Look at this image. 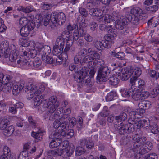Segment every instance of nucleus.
Returning a JSON list of instances; mask_svg holds the SVG:
<instances>
[{
  "instance_id": "nucleus-1",
  "label": "nucleus",
  "mask_w": 159,
  "mask_h": 159,
  "mask_svg": "<svg viewBox=\"0 0 159 159\" xmlns=\"http://www.w3.org/2000/svg\"><path fill=\"white\" fill-rule=\"evenodd\" d=\"M38 19L41 20L45 26H47L49 23L50 21L55 27L58 25H61L66 20L65 14L63 12H53L51 15L44 12H41L36 16Z\"/></svg>"
},
{
  "instance_id": "nucleus-2",
  "label": "nucleus",
  "mask_w": 159,
  "mask_h": 159,
  "mask_svg": "<svg viewBox=\"0 0 159 159\" xmlns=\"http://www.w3.org/2000/svg\"><path fill=\"white\" fill-rule=\"evenodd\" d=\"M25 82L23 81H20L18 83L19 88V90H21L23 88L24 90L25 89V92L30 91L28 93V96L30 98H32L33 97L34 104L35 106H39L41 102L42 99L41 97L42 96L41 94V89H37V87L33 85L31 83H29L26 85H25Z\"/></svg>"
},
{
  "instance_id": "nucleus-3",
  "label": "nucleus",
  "mask_w": 159,
  "mask_h": 159,
  "mask_svg": "<svg viewBox=\"0 0 159 159\" xmlns=\"http://www.w3.org/2000/svg\"><path fill=\"white\" fill-rule=\"evenodd\" d=\"M19 51L15 45H11L9 46L7 41L6 42L2 41L0 44V58L3 57L7 58L11 62H14L17 58Z\"/></svg>"
},
{
  "instance_id": "nucleus-4",
  "label": "nucleus",
  "mask_w": 159,
  "mask_h": 159,
  "mask_svg": "<svg viewBox=\"0 0 159 159\" xmlns=\"http://www.w3.org/2000/svg\"><path fill=\"white\" fill-rule=\"evenodd\" d=\"M41 87L43 88L41 89V94L42 96L41 97L42 101L41 102L39 105L41 103L43 104L42 107L44 109L47 108L48 109V111L49 113L48 114H51L53 113L56 110L57 108L59 105V103L58 101L57 100V97L55 96H52L49 99V101L47 102L45 100H43V93H42L44 90V87L43 86H41Z\"/></svg>"
},
{
  "instance_id": "nucleus-5",
  "label": "nucleus",
  "mask_w": 159,
  "mask_h": 159,
  "mask_svg": "<svg viewBox=\"0 0 159 159\" xmlns=\"http://www.w3.org/2000/svg\"><path fill=\"white\" fill-rule=\"evenodd\" d=\"M130 140H132L133 146L132 148L134 152L137 151L141 147L144 145L147 139L144 136L140 137L138 134H136L132 136V137H130Z\"/></svg>"
},
{
  "instance_id": "nucleus-6",
  "label": "nucleus",
  "mask_w": 159,
  "mask_h": 159,
  "mask_svg": "<svg viewBox=\"0 0 159 159\" xmlns=\"http://www.w3.org/2000/svg\"><path fill=\"white\" fill-rule=\"evenodd\" d=\"M110 71L108 67H104L99 71L97 77V81L98 83L102 84V82H106L108 80V75Z\"/></svg>"
},
{
  "instance_id": "nucleus-7",
  "label": "nucleus",
  "mask_w": 159,
  "mask_h": 159,
  "mask_svg": "<svg viewBox=\"0 0 159 159\" xmlns=\"http://www.w3.org/2000/svg\"><path fill=\"white\" fill-rule=\"evenodd\" d=\"M54 138L57 139V141H61L62 137H65L69 139L72 137L74 135V131L73 129H70L66 131V130L62 131H59L56 129L53 134Z\"/></svg>"
},
{
  "instance_id": "nucleus-8",
  "label": "nucleus",
  "mask_w": 159,
  "mask_h": 159,
  "mask_svg": "<svg viewBox=\"0 0 159 159\" xmlns=\"http://www.w3.org/2000/svg\"><path fill=\"white\" fill-rule=\"evenodd\" d=\"M133 69L132 67H126L121 73H117L118 77H119L120 80H126L132 75Z\"/></svg>"
},
{
  "instance_id": "nucleus-9",
  "label": "nucleus",
  "mask_w": 159,
  "mask_h": 159,
  "mask_svg": "<svg viewBox=\"0 0 159 159\" xmlns=\"http://www.w3.org/2000/svg\"><path fill=\"white\" fill-rule=\"evenodd\" d=\"M128 23L127 17L122 16L120 18L116 20V21H115L112 28H114V27H115L116 29L122 30L124 28L126 25H127Z\"/></svg>"
},
{
  "instance_id": "nucleus-10",
  "label": "nucleus",
  "mask_w": 159,
  "mask_h": 159,
  "mask_svg": "<svg viewBox=\"0 0 159 159\" xmlns=\"http://www.w3.org/2000/svg\"><path fill=\"white\" fill-rule=\"evenodd\" d=\"M88 70L86 69H82L81 70L78 71L74 74V78L78 82H82L84 79L87 78Z\"/></svg>"
},
{
  "instance_id": "nucleus-11",
  "label": "nucleus",
  "mask_w": 159,
  "mask_h": 159,
  "mask_svg": "<svg viewBox=\"0 0 159 159\" xmlns=\"http://www.w3.org/2000/svg\"><path fill=\"white\" fill-rule=\"evenodd\" d=\"M114 128L116 130H118L120 134L124 135L127 132L128 124H124L123 122H115Z\"/></svg>"
},
{
  "instance_id": "nucleus-12",
  "label": "nucleus",
  "mask_w": 159,
  "mask_h": 159,
  "mask_svg": "<svg viewBox=\"0 0 159 159\" xmlns=\"http://www.w3.org/2000/svg\"><path fill=\"white\" fill-rule=\"evenodd\" d=\"M63 111V109L62 107L59 108L55 111V112L51 114H45L44 115V117L45 119H46L48 117L47 116H49V120L51 121H53L54 119H57L59 118L60 120L61 117L60 116V115L61 112Z\"/></svg>"
},
{
  "instance_id": "nucleus-13",
  "label": "nucleus",
  "mask_w": 159,
  "mask_h": 159,
  "mask_svg": "<svg viewBox=\"0 0 159 159\" xmlns=\"http://www.w3.org/2000/svg\"><path fill=\"white\" fill-rule=\"evenodd\" d=\"M131 14H134L137 16H142L144 17V19H145L148 17V15L146 14V11L145 10L144 8L143 10H142L138 7H134L131 9Z\"/></svg>"
},
{
  "instance_id": "nucleus-14",
  "label": "nucleus",
  "mask_w": 159,
  "mask_h": 159,
  "mask_svg": "<svg viewBox=\"0 0 159 159\" xmlns=\"http://www.w3.org/2000/svg\"><path fill=\"white\" fill-rule=\"evenodd\" d=\"M151 105V102L148 100L141 101L138 104V107L140 109L142 110V112H145V110L149 108Z\"/></svg>"
},
{
  "instance_id": "nucleus-15",
  "label": "nucleus",
  "mask_w": 159,
  "mask_h": 159,
  "mask_svg": "<svg viewBox=\"0 0 159 159\" xmlns=\"http://www.w3.org/2000/svg\"><path fill=\"white\" fill-rule=\"evenodd\" d=\"M77 21L79 23V32L82 34L84 32V28L87 26L86 24L84 22V20L82 16H79L77 18Z\"/></svg>"
},
{
  "instance_id": "nucleus-16",
  "label": "nucleus",
  "mask_w": 159,
  "mask_h": 159,
  "mask_svg": "<svg viewBox=\"0 0 159 159\" xmlns=\"http://www.w3.org/2000/svg\"><path fill=\"white\" fill-rule=\"evenodd\" d=\"M10 80L11 77L9 75H4L2 73H0V83L1 84H7L9 82H11Z\"/></svg>"
},
{
  "instance_id": "nucleus-17",
  "label": "nucleus",
  "mask_w": 159,
  "mask_h": 159,
  "mask_svg": "<svg viewBox=\"0 0 159 159\" xmlns=\"http://www.w3.org/2000/svg\"><path fill=\"white\" fill-rule=\"evenodd\" d=\"M61 147H59L58 148L56 149L49 151L48 153L50 154H52V156H61L62 155V157H64L63 156V152H64V148H62Z\"/></svg>"
},
{
  "instance_id": "nucleus-18",
  "label": "nucleus",
  "mask_w": 159,
  "mask_h": 159,
  "mask_svg": "<svg viewBox=\"0 0 159 159\" xmlns=\"http://www.w3.org/2000/svg\"><path fill=\"white\" fill-rule=\"evenodd\" d=\"M75 150V148L73 146H69L66 149H64L63 156L64 157L66 158L67 157H70L74 153Z\"/></svg>"
},
{
  "instance_id": "nucleus-19",
  "label": "nucleus",
  "mask_w": 159,
  "mask_h": 159,
  "mask_svg": "<svg viewBox=\"0 0 159 159\" xmlns=\"http://www.w3.org/2000/svg\"><path fill=\"white\" fill-rule=\"evenodd\" d=\"M120 92L122 97L128 98L130 97L132 94L134 92L133 89H132L126 90L122 89L120 90Z\"/></svg>"
},
{
  "instance_id": "nucleus-20",
  "label": "nucleus",
  "mask_w": 159,
  "mask_h": 159,
  "mask_svg": "<svg viewBox=\"0 0 159 159\" xmlns=\"http://www.w3.org/2000/svg\"><path fill=\"white\" fill-rule=\"evenodd\" d=\"M110 34L105 35L104 37V40H109L111 39L113 40L117 36V32L116 30L113 28L111 30Z\"/></svg>"
},
{
  "instance_id": "nucleus-21",
  "label": "nucleus",
  "mask_w": 159,
  "mask_h": 159,
  "mask_svg": "<svg viewBox=\"0 0 159 159\" xmlns=\"http://www.w3.org/2000/svg\"><path fill=\"white\" fill-rule=\"evenodd\" d=\"M71 37L70 32L67 31H63L57 38L59 40H71Z\"/></svg>"
},
{
  "instance_id": "nucleus-22",
  "label": "nucleus",
  "mask_w": 159,
  "mask_h": 159,
  "mask_svg": "<svg viewBox=\"0 0 159 159\" xmlns=\"http://www.w3.org/2000/svg\"><path fill=\"white\" fill-rule=\"evenodd\" d=\"M14 130V126L12 125H10L3 130V134L6 136H9L13 134Z\"/></svg>"
},
{
  "instance_id": "nucleus-23",
  "label": "nucleus",
  "mask_w": 159,
  "mask_h": 159,
  "mask_svg": "<svg viewBox=\"0 0 159 159\" xmlns=\"http://www.w3.org/2000/svg\"><path fill=\"white\" fill-rule=\"evenodd\" d=\"M148 152V150L143 145V146H142L139 149H138V150L136 151V153H137L138 155H139L138 158V156H137V154L136 155V156L134 157V159H142L140 157V154H141V155L144 154L146 153H147Z\"/></svg>"
},
{
  "instance_id": "nucleus-24",
  "label": "nucleus",
  "mask_w": 159,
  "mask_h": 159,
  "mask_svg": "<svg viewBox=\"0 0 159 159\" xmlns=\"http://www.w3.org/2000/svg\"><path fill=\"white\" fill-rule=\"evenodd\" d=\"M53 133L50 136V137H51L53 136V137L52 138L54 139L52 140L50 142L49 144V146L51 148H54L59 146L60 144V142L61 141H61H60L59 140H58V141H57V139L54 138L53 134Z\"/></svg>"
},
{
  "instance_id": "nucleus-25",
  "label": "nucleus",
  "mask_w": 159,
  "mask_h": 159,
  "mask_svg": "<svg viewBox=\"0 0 159 159\" xmlns=\"http://www.w3.org/2000/svg\"><path fill=\"white\" fill-rule=\"evenodd\" d=\"M138 16L130 14L127 17L128 22H130L134 24H137L139 20Z\"/></svg>"
},
{
  "instance_id": "nucleus-26",
  "label": "nucleus",
  "mask_w": 159,
  "mask_h": 159,
  "mask_svg": "<svg viewBox=\"0 0 159 159\" xmlns=\"http://www.w3.org/2000/svg\"><path fill=\"white\" fill-rule=\"evenodd\" d=\"M110 84L111 85H116L118 84L119 82L120 78L118 77L117 73L115 76H112L109 78Z\"/></svg>"
},
{
  "instance_id": "nucleus-27",
  "label": "nucleus",
  "mask_w": 159,
  "mask_h": 159,
  "mask_svg": "<svg viewBox=\"0 0 159 159\" xmlns=\"http://www.w3.org/2000/svg\"><path fill=\"white\" fill-rule=\"evenodd\" d=\"M31 135L38 141H40L42 139V137L43 135V131L39 129L37 132H32Z\"/></svg>"
},
{
  "instance_id": "nucleus-28",
  "label": "nucleus",
  "mask_w": 159,
  "mask_h": 159,
  "mask_svg": "<svg viewBox=\"0 0 159 159\" xmlns=\"http://www.w3.org/2000/svg\"><path fill=\"white\" fill-rule=\"evenodd\" d=\"M104 21L107 24L110 23L113 24L114 25L115 20L113 17L109 14H106L105 15L104 18H103Z\"/></svg>"
},
{
  "instance_id": "nucleus-29",
  "label": "nucleus",
  "mask_w": 159,
  "mask_h": 159,
  "mask_svg": "<svg viewBox=\"0 0 159 159\" xmlns=\"http://www.w3.org/2000/svg\"><path fill=\"white\" fill-rule=\"evenodd\" d=\"M10 124V121L7 118L3 119L0 123V129L3 130L8 127Z\"/></svg>"
},
{
  "instance_id": "nucleus-30",
  "label": "nucleus",
  "mask_w": 159,
  "mask_h": 159,
  "mask_svg": "<svg viewBox=\"0 0 159 159\" xmlns=\"http://www.w3.org/2000/svg\"><path fill=\"white\" fill-rule=\"evenodd\" d=\"M13 85L12 82H9L7 84H4L2 89V91L4 93H8L11 91Z\"/></svg>"
},
{
  "instance_id": "nucleus-31",
  "label": "nucleus",
  "mask_w": 159,
  "mask_h": 159,
  "mask_svg": "<svg viewBox=\"0 0 159 159\" xmlns=\"http://www.w3.org/2000/svg\"><path fill=\"white\" fill-rule=\"evenodd\" d=\"M34 46L36 47L38 51L41 52V54H42L43 55H45L44 45H43V44L39 42L36 43L35 44L34 43Z\"/></svg>"
},
{
  "instance_id": "nucleus-32",
  "label": "nucleus",
  "mask_w": 159,
  "mask_h": 159,
  "mask_svg": "<svg viewBox=\"0 0 159 159\" xmlns=\"http://www.w3.org/2000/svg\"><path fill=\"white\" fill-rule=\"evenodd\" d=\"M25 25L20 30V33L22 36L24 37H27L29 34L30 30Z\"/></svg>"
},
{
  "instance_id": "nucleus-33",
  "label": "nucleus",
  "mask_w": 159,
  "mask_h": 159,
  "mask_svg": "<svg viewBox=\"0 0 159 159\" xmlns=\"http://www.w3.org/2000/svg\"><path fill=\"white\" fill-rule=\"evenodd\" d=\"M149 129L154 134H159V126L155 123L151 125L149 127Z\"/></svg>"
},
{
  "instance_id": "nucleus-34",
  "label": "nucleus",
  "mask_w": 159,
  "mask_h": 159,
  "mask_svg": "<svg viewBox=\"0 0 159 159\" xmlns=\"http://www.w3.org/2000/svg\"><path fill=\"white\" fill-rule=\"evenodd\" d=\"M127 118L126 114L125 112H123L120 114V115L116 116L115 119L116 122H122V121H125Z\"/></svg>"
},
{
  "instance_id": "nucleus-35",
  "label": "nucleus",
  "mask_w": 159,
  "mask_h": 159,
  "mask_svg": "<svg viewBox=\"0 0 159 159\" xmlns=\"http://www.w3.org/2000/svg\"><path fill=\"white\" fill-rule=\"evenodd\" d=\"M117 96L116 92L114 91H112L107 94L106 97V100L107 101H111L113 100L115 97Z\"/></svg>"
},
{
  "instance_id": "nucleus-36",
  "label": "nucleus",
  "mask_w": 159,
  "mask_h": 159,
  "mask_svg": "<svg viewBox=\"0 0 159 159\" xmlns=\"http://www.w3.org/2000/svg\"><path fill=\"white\" fill-rule=\"evenodd\" d=\"M35 22L30 17L28 22L25 25L29 29V30L31 31L35 27Z\"/></svg>"
},
{
  "instance_id": "nucleus-37",
  "label": "nucleus",
  "mask_w": 159,
  "mask_h": 159,
  "mask_svg": "<svg viewBox=\"0 0 159 159\" xmlns=\"http://www.w3.org/2000/svg\"><path fill=\"white\" fill-rule=\"evenodd\" d=\"M113 25H108L107 26L103 24H101L100 25L99 28L100 30L102 31H105L106 30L108 33L110 32L111 30L113 29Z\"/></svg>"
},
{
  "instance_id": "nucleus-38",
  "label": "nucleus",
  "mask_w": 159,
  "mask_h": 159,
  "mask_svg": "<svg viewBox=\"0 0 159 159\" xmlns=\"http://www.w3.org/2000/svg\"><path fill=\"white\" fill-rule=\"evenodd\" d=\"M87 78L85 80L84 79V80H83L82 82L83 83V84H85L86 85H88V86L89 87V89L91 90V88H93L94 87V86H93V83L91 82L90 78V77L89 78L87 76Z\"/></svg>"
},
{
  "instance_id": "nucleus-39",
  "label": "nucleus",
  "mask_w": 159,
  "mask_h": 159,
  "mask_svg": "<svg viewBox=\"0 0 159 159\" xmlns=\"http://www.w3.org/2000/svg\"><path fill=\"white\" fill-rule=\"evenodd\" d=\"M115 52L112 51L111 52V55H114L116 57L119 59L123 60L125 59V55L123 52H120L116 54H115Z\"/></svg>"
},
{
  "instance_id": "nucleus-40",
  "label": "nucleus",
  "mask_w": 159,
  "mask_h": 159,
  "mask_svg": "<svg viewBox=\"0 0 159 159\" xmlns=\"http://www.w3.org/2000/svg\"><path fill=\"white\" fill-rule=\"evenodd\" d=\"M158 6L157 5H153L149 7H145L144 8L145 10L146 11V14L148 11L150 12H155L158 9Z\"/></svg>"
},
{
  "instance_id": "nucleus-41",
  "label": "nucleus",
  "mask_w": 159,
  "mask_h": 159,
  "mask_svg": "<svg viewBox=\"0 0 159 159\" xmlns=\"http://www.w3.org/2000/svg\"><path fill=\"white\" fill-rule=\"evenodd\" d=\"M85 152V149L82 147H78L75 149V154L76 156H80Z\"/></svg>"
},
{
  "instance_id": "nucleus-42",
  "label": "nucleus",
  "mask_w": 159,
  "mask_h": 159,
  "mask_svg": "<svg viewBox=\"0 0 159 159\" xmlns=\"http://www.w3.org/2000/svg\"><path fill=\"white\" fill-rule=\"evenodd\" d=\"M102 11L97 8H95L94 13L93 14V16L98 17H99V21H102V19L103 20V17L102 15Z\"/></svg>"
},
{
  "instance_id": "nucleus-43",
  "label": "nucleus",
  "mask_w": 159,
  "mask_h": 159,
  "mask_svg": "<svg viewBox=\"0 0 159 159\" xmlns=\"http://www.w3.org/2000/svg\"><path fill=\"white\" fill-rule=\"evenodd\" d=\"M71 113V110L69 108H68L65 110L64 111L63 116L61 117V118H60L61 120H63L65 119L66 120H67V118H68Z\"/></svg>"
},
{
  "instance_id": "nucleus-44",
  "label": "nucleus",
  "mask_w": 159,
  "mask_h": 159,
  "mask_svg": "<svg viewBox=\"0 0 159 159\" xmlns=\"http://www.w3.org/2000/svg\"><path fill=\"white\" fill-rule=\"evenodd\" d=\"M53 44V47H61L63 50L64 42L63 40H55Z\"/></svg>"
},
{
  "instance_id": "nucleus-45",
  "label": "nucleus",
  "mask_w": 159,
  "mask_h": 159,
  "mask_svg": "<svg viewBox=\"0 0 159 159\" xmlns=\"http://www.w3.org/2000/svg\"><path fill=\"white\" fill-rule=\"evenodd\" d=\"M60 121H61V122L60 126L61 129V130H60V131L66 130V127L68 124V121L65 119L62 120L61 119H60Z\"/></svg>"
},
{
  "instance_id": "nucleus-46",
  "label": "nucleus",
  "mask_w": 159,
  "mask_h": 159,
  "mask_svg": "<svg viewBox=\"0 0 159 159\" xmlns=\"http://www.w3.org/2000/svg\"><path fill=\"white\" fill-rule=\"evenodd\" d=\"M18 159H28L27 151H24L20 152L18 157Z\"/></svg>"
},
{
  "instance_id": "nucleus-47",
  "label": "nucleus",
  "mask_w": 159,
  "mask_h": 159,
  "mask_svg": "<svg viewBox=\"0 0 159 159\" xmlns=\"http://www.w3.org/2000/svg\"><path fill=\"white\" fill-rule=\"evenodd\" d=\"M62 51L63 50L61 47H53L52 53L53 55L56 56L59 54H61V55Z\"/></svg>"
},
{
  "instance_id": "nucleus-48",
  "label": "nucleus",
  "mask_w": 159,
  "mask_h": 159,
  "mask_svg": "<svg viewBox=\"0 0 159 159\" xmlns=\"http://www.w3.org/2000/svg\"><path fill=\"white\" fill-rule=\"evenodd\" d=\"M67 119V121H68L70 127H73L75 125L76 123V120L75 118L74 117H72L71 118L70 117Z\"/></svg>"
},
{
  "instance_id": "nucleus-49",
  "label": "nucleus",
  "mask_w": 159,
  "mask_h": 159,
  "mask_svg": "<svg viewBox=\"0 0 159 159\" xmlns=\"http://www.w3.org/2000/svg\"><path fill=\"white\" fill-rule=\"evenodd\" d=\"M22 11L25 13H29L32 11H36V10L34 9L32 6H28L25 8H22Z\"/></svg>"
},
{
  "instance_id": "nucleus-50",
  "label": "nucleus",
  "mask_w": 159,
  "mask_h": 159,
  "mask_svg": "<svg viewBox=\"0 0 159 159\" xmlns=\"http://www.w3.org/2000/svg\"><path fill=\"white\" fill-rule=\"evenodd\" d=\"M37 53L35 49H31L28 52V57L29 58H33L35 57Z\"/></svg>"
},
{
  "instance_id": "nucleus-51",
  "label": "nucleus",
  "mask_w": 159,
  "mask_h": 159,
  "mask_svg": "<svg viewBox=\"0 0 159 159\" xmlns=\"http://www.w3.org/2000/svg\"><path fill=\"white\" fill-rule=\"evenodd\" d=\"M141 92L138 91L137 92H135V91L134 93L132 94V98L135 101L139 100L141 97Z\"/></svg>"
},
{
  "instance_id": "nucleus-52",
  "label": "nucleus",
  "mask_w": 159,
  "mask_h": 159,
  "mask_svg": "<svg viewBox=\"0 0 159 159\" xmlns=\"http://www.w3.org/2000/svg\"><path fill=\"white\" fill-rule=\"evenodd\" d=\"M41 59L37 57L33 61V66L35 67H38L41 65Z\"/></svg>"
},
{
  "instance_id": "nucleus-53",
  "label": "nucleus",
  "mask_w": 159,
  "mask_h": 159,
  "mask_svg": "<svg viewBox=\"0 0 159 159\" xmlns=\"http://www.w3.org/2000/svg\"><path fill=\"white\" fill-rule=\"evenodd\" d=\"M30 17H22L19 20V24L24 26L26 25V24H27Z\"/></svg>"
},
{
  "instance_id": "nucleus-54",
  "label": "nucleus",
  "mask_w": 159,
  "mask_h": 159,
  "mask_svg": "<svg viewBox=\"0 0 159 159\" xmlns=\"http://www.w3.org/2000/svg\"><path fill=\"white\" fill-rule=\"evenodd\" d=\"M107 109L108 108L107 107H104L103 111L99 113V115H100L102 117H107L109 113Z\"/></svg>"
},
{
  "instance_id": "nucleus-55",
  "label": "nucleus",
  "mask_w": 159,
  "mask_h": 159,
  "mask_svg": "<svg viewBox=\"0 0 159 159\" xmlns=\"http://www.w3.org/2000/svg\"><path fill=\"white\" fill-rule=\"evenodd\" d=\"M62 57L61 56V54L58 56H56L54 57V63L55 62L58 64H61L62 62Z\"/></svg>"
},
{
  "instance_id": "nucleus-56",
  "label": "nucleus",
  "mask_w": 159,
  "mask_h": 159,
  "mask_svg": "<svg viewBox=\"0 0 159 159\" xmlns=\"http://www.w3.org/2000/svg\"><path fill=\"white\" fill-rule=\"evenodd\" d=\"M132 69H133L132 75L133 76H135L138 77L141 74V71L139 68H136L134 70L132 68Z\"/></svg>"
},
{
  "instance_id": "nucleus-57",
  "label": "nucleus",
  "mask_w": 159,
  "mask_h": 159,
  "mask_svg": "<svg viewBox=\"0 0 159 159\" xmlns=\"http://www.w3.org/2000/svg\"><path fill=\"white\" fill-rule=\"evenodd\" d=\"M158 157L155 153H151L146 155L143 159H157Z\"/></svg>"
},
{
  "instance_id": "nucleus-58",
  "label": "nucleus",
  "mask_w": 159,
  "mask_h": 159,
  "mask_svg": "<svg viewBox=\"0 0 159 159\" xmlns=\"http://www.w3.org/2000/svg\"><path fill=\"white\" fill-rule=\"evenodd\" d=\"M103 42V47L106 48H110L112 43L113 42L111 41V40H102Z\"/></svg>"
},
{
  "instance_id": "nucleus-59",
  "label": "nucleus",
  "mask_w": 159,
  "mask_h": 159,
  "mask_svg": "<svg viewBox=\"0 0 159 159\" xmlns=\"http://www.w3.org/2000/svg\"><path fill=\"white\" fill-rule=\"evenodd\" d=\"M136 82L137 84L136 85V86H138L139 89L143 87L145 84L144 81L143 80L141 79H138Z\"/></svg>"
},
{
  "instance_id": "nucleus-60",
  "label": "nucleus",
  "mask_w": 159,
  "mask_h": 159,
  "mask_svg": "<svg viewBox=\"0 0 159 159\" xmlns=\"http://www.w3.org/2000/svg\"><path fill=\"white\" fill-rule=\"evenodd\" d=\"M83 62L85 63H91V64H92L93 62V64L94 63V62L93 61L89 56H85L83 60L82 63Z\"/></svg>"
},
{
  "instance_id": "nucleus-61",
  "label": "nucleus",
  "mask_w": 159,
  "mask_h": 159,
  "mask_svg": "<svg viewBox=\"0 0 159 159\" xmlns=\"http://www.w3.org/2000/svg\"><path fill=\"white\" fill-rule=\"evenodd\" d=\"M7 28V27L4 24L2 19L0 18V32H3L5 31Z\"/></svg>"
},
{
  "instance_id": "nucleus-62",
  "label": "nucleus",
  "mask_w": 159,
  "mask_h": 159,
  "mask_svg": "<svg viewBox=\"0 0 159 159\" xmlns=\"http://www.w3.org/2000/svg\"><path fill=\"white\" fill-rule=\"evenodd\" d=\"M103 42L100 40H96L95 42V46L98 49H99L103 47Z\"/></svg>"
},
{
  "instance_id": "nucleus-63",
  "label": "nucleus",
  "mask_w": 159,
  "mask_h": 159,
  "mask_svg": "<svg viewBox=\"0 0 159 159\" xmlns=\"http://www.w3.org/2000/svg\"><path fill=\"white\" fill-rule=\"evenodd\" d=\"M94 144L92 141L88 140L86 146L88 149H91L94 147Z\"/></svg>"
},
{
  "instance_id": "nucleus-64",
  "label": "nucleus",
  "mask_w": 159,
  "mask_h": 159,
  "mask_svg": "<svg viewBox=\"0 0 159 159\" xmlns=\"http://www.w3.org/2000/svg\"><path fill=\"white\" fill-rule=\"evenodd\" d=\"M3 155L7 156L8 157L11 156L10 150L9 148L7 146H5L3 148Z\"/></svg>"
}]
</instances>
